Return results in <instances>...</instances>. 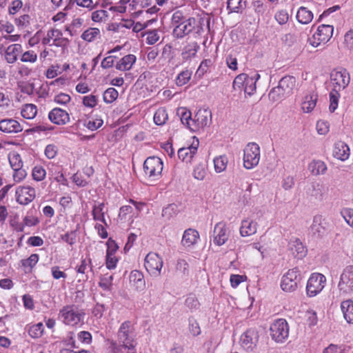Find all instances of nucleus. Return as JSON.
<instances>
[{"label":"nucleus","instance_id":"nucleus-1","mask_svg":"<svg viewBox=\"0 0 353 353\" xmlns=\"http://www.w3.org/2000/svg\"><path fill=\"white\" fill-rule=\"evenodd\" d=\"M181 114V121L183 125H185L192 132H198L206 127L211 121L212 114L208 109H199L192 117L190 111L185 108H181L179 110Z\"/></svg>","mask_w":353,"mask_h":353},{"label":"nucleus","instance_id":"nucleus-44","mask_svg":"<svg viewBox=\"0 0 353 353\" xmlns=\"http://www.w3.org/2000/svg\"><path fill=\"white\" fill-rule=\"evenodd\" d=\"M154 122L158 125H164L168 119V114L165 108H159L154 113Z\"/></svg>","mask_w":353,"mask_h":353},{"label":"nucleus","instance_id":"nucleus-49","mask_svg":"<svg viewBox=\"0 0 353 353\" xmlns=\"http://www.w3.org/2000/svg\"><path fill=\"white\" fill-rule=\"evenodd\" d=\"M192 76V72L185 70L180 72L176 79V83L179 86H182L185 85L190 79Z\"/></svg>","mask_w":353,"mask_h":353},{"label":"nucleus","instance_id":"nucleus-57","mask_svg":"<svg viewBox=\"0 0 353 353\" xmlns=\"http://www.w3.org/2000/svg\"><path fill=\"white\" fill-rule=\"evenodd\" d=\"M247 276L245 275L232 274L230 278L231 286L233 288H237L240 283L245 281Z\"/></svg>","mask_w":353,"mask_h":353},{"label":"nucleus","instance_id":"nucleus-9","mask_svg":"<svg viewBox=\"0 0 353 353\" xmlns=\"http://www.w3.org/2000/svg\"><path fill=\"white\" fill-rule=\"evenodd\" d=\"M163 265V259L157 253L150 252L145 256L144 267L150 276H159L161 274Z\"/></svg>","mask_w":353,"mask_h":353},{"label":"nucleus","instance_id":"nucleus-3","mask_svg":"<svg viewBox=\"0 0 353 353\" xmlns=\"http://www.w3.org/2000/svg\"><path fill=\"white\" fill-rule=\"evenodd\" d=\"M85 312L77 305H68L63 307L59 313V319L65 325L77 326L83 323Z\"/></svg>","mask_w":353,"mask_h":353},{"label":"nucleus","instance_id":"nucleus-36","mask_svg":"<svg viewBox=\"0 0 353 353\" xmlns=\"http://www.w3.org/2000/svg\"><path fill=\"white\" fill-rule=\"evenodd\" d=\"M296 19L300 23L308 24L313 19V13L305 7H301L296 12Z\"/></svg>","mask_w":353,"mask_h":353},{"label":"nucleus","instance_id":"nucleus-8","mask_svg":"<svg viewBox=\"0 0 353 353\" xmlns=\"http://www.w3.org/2000/svg\"><path fill=\"white\" fill-rule=\"evenodd\" d=\"M261 153L260 147L256 143H249L243 150V166L246 169H252L259 164Z\"/></svg>","mask_w":353,"mask_h":353},{"label":"nucleus","instance_id":"nucleus-6","mask_svg":"<svg viewBox=\"0 0 353 353\" xmlns=\"http://www.w3.org/2000/svg\"><path fill=\"white\" fill-rule=\"evenodd\" d=\"M301 279V272L298 268L290 269L281 277L280 286L286 292H294L296 290Z\"/></svg>","mask_w":353,"mask_h":353},{"label":"nucleus","instance_id":"nucleus-64","mask_svg":"<svg viewBox=\"0 0 353 353\" xmlns=\"http://www.w3.org/2000/svg\"><path fill=\"white\" fill-rule=\"evenodd\" d=\"M14 173L12 175L13 179L16 183L21 182L23 179H24L27 175L26 171L21 168L19 170H13Z\"/></svg>","mask_w":353,"mask_h":353},{"label":"nucleus","instance_id":"nucleus-56","mask_svg":"<svg viewBox=\"0 0 353 353\" xmlns=\"http://www.w3.org/2000/svg\"><path fill=\"white\" fill-rule=\"evenodd\" d=\"M20 59L22 62L34 63L37 60V55L33 50H28L21 54Z\"/></svg>","mask_w":353,"mask_h":353},{"label":"nucleus","instance_id":"nucleus-22","mask_svg":"<svg viewBox=\"0 0 353 353\" xmlns=\"http://www.w3.org/2000/svg\"><path fill=\"white\" fill-rule=\"evenodd\" d=\"M288 250L296 258L302 259L307 253L303 243L297 238H292L288 243Z\"/></svg>","mask_w":353,"mask_h":353},{"label":"nucleus","instance_id":"nucleus-14","mask_svg":"<svg viewBox=\"0 0 353 353\" xmlns=\"http://www.w3.org/2000/svg\"><path fill=\"white\" fill-rule=\"evenodd\" d=\"M36 196V191L30 185L19 186L16 190L17 201L21 205H28Z\"/></svg>","mask_w":353,"mask_h":353},{"label":"nucleus","instance_id":"nucleus-18","mask_svg":"<svg viewBox=\"0 0 353 353\" xmlns=\"http://www.w3.org/2000/svg\"><path fill=\"white\" fill-rule=\"evenodd\" d=\"M49 120L59 125H65L70 121L69 114L59 108H53L48 113Z\"/></svg>","mask_w":353,"mask_h":353},{"label":"nucleus","instance_id":"nucleus-34","mask_svg":"<svg viewBox=\"0 0 353 353\" xmlns=\"http://www.w3.org/2000/svg\"><path fill=\"white\" fill-rule=\"evenodd\" d=\"M308 170L314 175H322L326 172L327 168L324 161L314 160L308 165Z\"/></svg>","mask_w":353,"mask_h":353},{"label":"nucleus","instance_id":"nucleus-40","mask_svg":"<svg viewBox=\"0 0 353 353\" xmlns=\"http://www.w3.org/2000/svg\"><path fill=\"white\" fill-rule=\"evenodd\" d=\"M37 113V107L32 103H26L22 105L21 108V116L26 119H34Z\"/></svg>","mask_w":353,"mask_h":353},{"label":"nucleus","instance_id":"nucleus-5","mask_svg":"<svg viewBox=\"0 0 353 353\" xmlns=\"http://www.w3.org/2000/svg\"><path fill=\"white\" fill-rule=\"evenodd\" d=\"M340 295H353V265L347 266L343 269L337 285Z\"/></svg>","mask_w":353,"mask_h":353},{"label":"nucleus","instance_id":"nucleus-24","mask_svg":"<svg viewBox=\"0 0 353 353\" xmlns=\"http://www.w3.org/2000/svg\"><path fill=\"white\" fill-rule=\"evenodd\" d=\"M21 44L14 43L8 46L4 52V58L8 63H14L17 61L18 57L22 52Z\"/></svg>","mask_w":353,"mask_h":353},{"label":"nucleus","instance_id":"nucleus-53","mask_svg":"<svg viewBox=\"0 0 353 353\" xmlns=\"http://www.w3.org/2000/svg\"><path fill=\"white\" fill-rule=\"evenodd\" d=\"M247 78V74L242 73L235 77L233 81V88L235 90H241L244 86L245 81Z\"/></svg>","mask_w":353,"mask_h":353},{"label":"nucleus","instance_id":"nucleus-45","mask_svg":"<svg viewBox=\"0 0 353 353\" xmlns=\"http://www.w3.org/2000/svg\"><path fill=\"white\" fill-rule=\"evenodd\" d=\"M8 160L12 170H19L23 168V162L20 155L15 152H10L8 155Z\"/></svg>","mask_w":353,"mask_h":353},{"label":"nucleus","instance_id":"nucleus-38","mask_svg":"<svg viewBox=\"0 0 353 353\" xmlns=\"http://www.w3.org/2000/svg\"><path fill=\"white\" fill-rule=\"evenodd\" d=\"M39 259L37 254H32L28 259H23L20 261L21 266L26 273H29L32 268L37 265Z\"/></svg>","mask_w":353,"mask_h":353},{"label":"nucleus","instance_id":"nucleus-43","mask_svg":"<svg viewBox=\"0 0 353 353\" xmlns=\"http://www.w3.org/2000/svg\"><path fill=\"white\" fill-rule=\"evenodd\" d=\"M228 163V157L225 155H221L214 159V166L216 172L220 173L224 171Z\"/></svg>","mask_w":353,"mask_h":353},{"label":"nucleus","instance_id":"nucleus-23","mask_svg":"<svg viewBox=\"0 0 353 353\" xmlns=\"http://www.w3.org/2000/svg\"><path fill=\"white\" fill-rule=\"evenodd\" d=\"M22 130L21 125L15 119H6L0 121V131L4 133H18Z\"/></svg>","mask_w":353,"mask_h":353},{"label":"nucleus","instance_id":"nucleus-59","mask_svg":"<svg viewBox=\"0 0 353 353\" xmlns=\"http://www.w3.org/2000/svg\"><path fill=\"white\" fill-rule=\"evenodd\" d=\"M341 215L345 222L353 228V210L350 208H345L341 211Z\"/></svg>","mask_w":353,"mask_h":353},{"label":"nucleus","instance_id":"nucleus-51","mask_svg":"<svg viewBox=\"0 0 353 353\" xmlns=\"http://www.w3.org/2000/svg\"><path fill=\"white\" fill-rule=\"evenodd\" d=\"M54 129V127L50 125H48V124H44V123H42V124H39V125H37L28 130H26V132L28 133H40L41 132H48V131H51Z\"/></svg>","mask_w":353,"mask_h":353},{"label":"nucleus","instance_id":"nucleus-30","mask_svg":"<svg viewBox=\"0 0 353 353\" xmlns=\"http://www.w3.org/2000/svg\"><path fill=\"white\" fill-rule=\"evenodd\" d=\"M137 57L134 54H128L122 57L115 65L116 68L120 71L130 70L136 63Z\"/></svg>","mask_w":353,"mask_h":353},{"label":"nucleus","instance_id":"nucleus-39","mask_svg":"<svg viewBox=\"0 0 353 353\" xmlns=\"http://www.w3.org/2000/svg\"><path fill=\"white\" fill-rule=\"evenodd\" d=\"M26 330L30 337L33 339H38L43 335L44 326L42 323H38L32 325H27Z\"/></svg>","mask_w":353,"mask_h":353},{"label":"nucleus","instance_id":"nucleus-4","mask_svg":"<svg viewBox=\"0 0 353 353\" xmlns=\"http://www.w3.org/2000/svg\"><path fill=\"white\" fill-rule=\"evenodd\" d=\"M289 325L284 319L275 320L270 325V335L276 343H284L289 336Z\"/></svg>","mask_w":353,"mask_h":353},{"label":"nucleus","instance_id":"nucleus-41","mask_svg":"<svg viewBox=\"0 0 353 353\" xmlns=\"http://www.w3.org/2000/svg\"><path fill=\"white\" fill-rule=\"evenodd\" d=\"M92 260L89 256L84 259L82 258L81 263L75 268L77 272L81 274H85L88 272H92Z\"/></svg>","mask_w":353,"mask_h":353},{"label":"nucleus","instance_id":"nucleus-25","mask_svg":"<svg viewBox=\"0 0 353 353\" xmlns=\"http://www.w3.org/2000/svg\"><path fill=\"white\" fill-rule=\"evenodd\" d=\"M48 37L51 39L52 45L57 47L65 48L69 43V40L63 37L62 32L59 29L49 30Z\"/></svg>","mask_w":353,"mask_h":353},{"label":"nucleus","instance_id":"nucleus-61","mask_svg":"<svg viewBox=\"0 0 353 353\" xmlns=\"http://www.w3.org/2000/svg\"><path fill=\"white\" fill-rule=\"evenodd\" d=\"M57 152L58 148L55 145L49 144L46 147L44 153L48 159H52L57 156Z\"/></svg>","mask_w":353,"mask_h":353},{"label":"nucleus","instance_id":"nucleus-63","mask_svg":"<svg viewBox=\"0 0 353 353\" xmlns=\"http://www.w3.org/2000/svg\"><path fill=\"white\" fill-rule=\"evenodd\" d=\"M83 104L85 107L94 108L97 104V98L96 96L92 94L85 96L83 98Z\"/></svg>","mask_w":353,"mask_h":353},{"label":"nucleus","instance_id":"nucleus-35","mask_svg":"<svg viewBox=\"0 0 353 353\" xmlns=\"http://www.w3.org/2000/svg\"><path fill=\"white\" fill-rule=\"evenodd\" d=\"M199 49V46L196 42H192L187 44L181 53V57L183 61H188L191 58L195 57L196 52Z\"/></svg>","mask_w":353,"mask_h":353},{"label":"nucleus","instance_id":"nucleus-42","mask_svg":"<svg viewBox=\"0 0 353 353\" xmlns=\"http://www.w3.org/2000/svg\"><path fill=\"white\" fill-rule=\"evenodd\" d=\"M245 7V2L243 0H228L227 9L229 13H239L243 11Z\"/></svg>","mask_w":353,"mask_h":353},{"label":"nucleus","instance_id":"nucleus-15","mask_svg":"<svg viewBox=\"0 0 353 353\" xmlns=\"http://www.w3.org/2000/svg\"><path fill=\"white\" fill-rule=\"evenodd\" d=\"M259 334L255 329L250 328L242 334L240 344L245 350H252L257 344Z\"/></svg>","mask_w":353,"mask_h":353},{"label":"nucleus","instance_id":"nucleus-62","mask_svg":"<svg viewBox=\"0 0 353 353\" xmlns=\"http://www.w3.org/2000/svg\"><path fill=\"white\" fill-rule=\"evenodd\" d=\"M71 100V97L69 94L65 93H59L54 96V101L60 105H66Z\"/></svg>","mask_w":353,"mask_h":353},{"label":"nucleus","instance_id":"nucleus-37","mask_svg":"<svg viewBox=\"0 0 353 353\" xmlns=\"http://www.w3.org/2000/svg\"><path fill=\"white\" fill-rule=\"evenodd\" d=\"M101 37V31L97 28H89L81 35V38L86 42H93Z\"/></svg>","mask_w":353,"mask_h":353},{"label":"nucleus","instance_id":"nucleus-13","mask_svg":"<svg viewBox=\"0 0 353 353\" xmlns=\"http://www.w3.org/2000/svg\"><path fill=\"white\" fill-rule=\"evenodd\" d=\"M230 230L224 222H219L214 225L213 231V243L221 246L226 243L230 236Z\"/></svg>","mask_w":353,"mask_h":353},{"label":"nucleus","instance_id":"nucleus-54","mask_svg":"<svg viewBox=\"0 0 353 353\" xmlns=\"http://www.w3.org/2000/svg\"><path fill=\"white\" fill-rule=\"evenodd\" d=\"M32 177L37 181H41L46 177V170L41 166H35L32 170Z\"/></svg>","mask_w":353,"mask_h":353},{"label":"nucleus","instance_id":"nucleus-11","mask_svg":"<svg viewBox=\"0 0 353 353\" xmlns=\"http://www.w3.org/2000/svg\"><path fill=\"white\" fill-rule=\"evenodd\" d=\"M326 281V277L322 274H312L306 285V292L307 296L310 297H314L319 294L325 288Z\"/></svg>","mask_w":353,"mask_h":353},{"label":"nucleus","instance_id":"nucleus-27","mask_svg":"<svg viewBox=\"0 0 353 353\" xmlns=\"http://www.w3.org/2000/svg\"><path fill=\"white\" fill-rule=\"evenodd\" d=\"M130 283L137 290L141 291L145 288V282L143 274L139 270H132L129 276Z\"/></svg>","mask_w":353,"mask_h":353},{"label":"nucleus","instance_id":"nucleus-16","mask_svg":"<svg viewBox=\"0 0 353 353\" xmlns=\"http://www.w3.org/2000/svg\"><path fill=\"white\" fill-rule=\"evenodd\" d=\"M106 260L105 265L108 270H113L117 267L119 261L118 258L116 256V253L119 249V246L116 242L112 239H109L106 242Z\"/></svg>","mask_w":353,"mask_h":353},{"label":"nucleus","instance_id":"nucleus-28","mask_svg":"<svg viewBox=\"0 0 353 353\" xmlns=\"http://www.w3.org/2000/svg\"><path fill=\"white\" fill-rule=\"evenodd\" d=\"M199 239V232L192 228L185 230L181 239V243L185 247H190L196 244Z\"/></svg>","mask_w":353,"mask_h":353},{"label":"nucleus","instance_id":"nucleus-52","mask_svg":"<svg viewBox=\"0 0 353 353\" xmlns=\"http://www.w3.org/2000/svg\"><path fill=\"white\" fill-rule=\"evenodd\" d=\"M275 20L280 25H284L287 23L289 20V14L285 10H281L277 11L274 14Z\"/></svg>","mask_w":353,"mask_h":353},{"label":"nucleus","instance_id":"nucleus-31","mask_svg":"<svg viewBox=\"0 0 353 353\" xmlns=\"http://www.w3.org/2000/svg\"><path fill=\"white\" fill-rule=\"evenodd\" d=\"M260 74L258 73H254L252 76H249L247 74V78L244 83V86L243 87V90L245 93L249 96L252 95L256 90V83L260 79Z\"/></svg>","mask_w":353,"mask_h":353},{"label":"nucleus","instance_id":"nucleus-33","mask_svg":"<svg viewBox=\"0 0 353 353\" xmlns=\"http://www.w3.org/2000/svg\"><path fill=\"white\" fill-rule=\"evenodd\" d=\"M104 208L105 204L103 203H95L92 207V214L94 221L101 222L107 225Z\"/></svg>","mask_w":353,"mask_h":353},{"label":"nucleus","instance_id":"nucleus-20","mask_svg":"<svg viewBox=\"0 0 353 353\" xmlns=\"http://www.w3.org/2000/svg\"><path fill=\"white\" fill-rule=\"evenodd\" d=\"M199 145V139L194 137L192 138V142L190 145L180 148L179 150V158L182 161H189L196 152Z\"/></svg>","mask_w":353,"mask_h":353},{"label":"nucleus","instance_id":"nucleus-32","mask_svg":"<svg viewBox=\"0 0 353 353\" xmlns=\"http://www.w3.org/2000/svg\"><path fill=\"white\" fill-rule=\"evenodd\" d=\"M341 310L347 323L353 324V301L347 299L342 301Z\"/></svg>","mask_w":353,"mask_h":353},{"label":"nucleus","instance_id":"nucleus-7","mask_svg":"<svg viewBox=\"0 0 353 353\" xmlns=\"http://www.w3.org/2000/svg\"><path fill=\"white\" fill-rule=\"evenodd\" d=\"M334 27L332 25L322 24L319 26L316 32L308 38L307 42L314 48L325 44L332 37Z\"/></svg>","mask_w":353,"mask_h":353},{"label":"nucleus","instance_id":"nucleus-17","mask_svg":"<svg viewBox=\"0 0 353 353\" xmlns=\"http://www.w3.org/2000/svg\"><path fill=\"white\" fill-rule=\"evenodd\" d=\"M196 20L194 18H188L183 23L174 28L173 35L179 39L184 37L190 34L195 28Z\"/></svg>","mask_w":353,"mask_h":353},{"label":"nucleus","instance_id":"nucleus-21","mask_svg":"<svg viewBox=\"0 0 353 353\" xmlns=\"http://www.w3.org/2000/svg\"><path fill=\"white\" fill-rule=\"evenodd\" d=\"M258 229V223L256 220L251 218H247L242 220L239 232L241 236L246 237L252 236L256 233Z\"/></svg>","mask_w":353,"mask_h":353},{"label":"nucleus","instance_id":"nucleus-46","mask_svg":"<svg viewBox=\"0 0 353 353\" xmlns=\"http://www.w3.org/2000/svg\"><path fill=\"white\" fill-rule=\"evenodd\" d=\"M341 91H339V90H332L330 92V106H329V109H330V111L333 112L335 111V110H336V108H338V104H339V98L341 97V94H340V92Z\"/></svg>","mask_w":353,"mask_h":353},{"label":"nucleus","instance_id":"nucleus-2","mask_svg":"<svg viewBox=\"0 0 353 353\" xmlns=\"http://www.w3.org/2000/svg\"><path fill=\"white\" fill-rule=\"evenodd\" d=\"M117 339L118 343L128 350V353H137L134 328L130 321H126L121 323L117 332Z\"/></svg>","mask_w":353,"mask_h":353},{"label":"nucleus","instance_id":"nucleus-29","mask_svg":"<svg viewBox=\"0 0 353 353\" xmlns=\"http://www.w3.org/2000/svg\"><path fill=\"white\" fill-rule=\"evenodd\" d=\"M295 85L296 79L292 76H285L283 77L278 84V86L287 96H289L292 93Z\"/></svg>","mask_w":353,"mask_h":353},{"label":"nucleus","instance_id":"nucleus-19","mask_svg":"<svg viewBox=\"0 0 353 353\" xmlns=\"http://www.w3.org/2000/svg\"><path fill=\"white\" fill-rule=\"evenodd\" d=\"M332 155L338 160L345 161L350 157V149L345 142L339 141L334 145Z\"/></svg>","mask_w":353,"mask_h":353},{"label":"nucleus","instance_id":"nucleus-48","mask_svg":"<svg viewBox=\"0 0 353 353\" xmlns=\"http://www.w3.org/2000/svg\"><path fill=\"white\" fill-rule=\"evenodd\" d=\"M118 92L114 88H108L103 93V99L105 103H111L118 97Z\"/></svg>","mask_w":353,"mask_h":353},{"label":"nucleus","instance_id":"nucleus-58","mask_svg":"<svg viewBox=\"0 0 353 353\" xmlns=\"http://www.w3.org/2000/svg\"><path fill=\"white\" fill-rule=\"evenodd\" d=\"M330 125L326 121L320 120L316 123V130L319 134L325 135L329 132Z\"/></svg>","mask_w":353,"mask_h":353},{"label":"nucleus","instance_id":"nucleus-50","mask_svg":"<svg viewBox=\"0 0 353 353\" xmlns=\"http://www.w3.org/2000/svg\"><path fill=\"white\" fill-rule=\"evenodd\" d=\"M113 276L109 274H104L100 279L99 286L104 290H110L112 285Z\"/></svg>","mask_w":353,"mask_h":353},{"label":"nucleus","instance_id":"nucleus-10","mask_svg":"<svg viewBox=\"0 0 353 353\" xmlns=\"http://www.w3.org/2000/svg\"><path fill=\"white\" fill-rule=\"evenodd\" d=\"M350 76L346 69L333 70L330 73V84L332 90H343L350 83Z\"/></svg>","mask_w":353,"mask_h":353},{"label":"nucleus","instance_id":"nucleus-55","mask_svg":"<svg viewBox=\"0 0 353 353\" xmlns=\"http://www.w3.org/2000/svg\"><path fill=\"white\" fill-rule=\"evenodd\" d=\"M103 123V119L100 118H96L93 120H89L86 121L84 125L89 130L94 131L102 126Z\"/></svg>","mask_w":353,"mask_h":353},{"label":"nucleus","instance_id":"nucleus-47","mask_svg":"<svg viewBox=\"0 0 353 353\" xmlns=\"http://www.w3.org/2000/svg\"><path fill=\"white\" fill-rule=\"evenodd\" d=\"M268 96L269 99L274 102L281 101L288 97L278 85L270 90Z\"/></svg>","mask_w":353,"mask_h":353},{"label":"nucleus","instance_id":"nucleus-60","mask_svg":"<svg viewBox=\"0 0 353 353\" xmlns=\"http://www.w3.org/2000/svg\"><path fill=\"white\" fill-rule=\"evenodd\" d=\"M146 36V43L149 45L154 44L159 39V35L157 30L148 32Z\"/></svg>","mask_w":353,"mask_h":353},{"label":"nucleus","instance_id":"nucleus-26","mask_svg":"<svg viewBox=\"0 0 353 353\" xmlns=\"http://www.w3.org/2000/svg\"><path fill=\"white\" fill-rule=\"evenodd\" d=\"M318 95L314 92L307 94L303 99L301 109L305 113L311 112L316 105Z\"/></svg>","mask_w":353,"mask_h":353},{"label":"nucleus","instance_id":"nucleus-12","mask_svg":"<svg viewBox=\"0 0 353 353\" xmlns=\"http://www.w3.org/2000/svg\"><path fill=\"white\" fill-rule=\"evenodd\" d=\"M163 167V161L160 158L150 157L144 161V173L149 177H159L161 174Z\"/></svg>","mask_w":353,"mask_h":353}]
</instances>
